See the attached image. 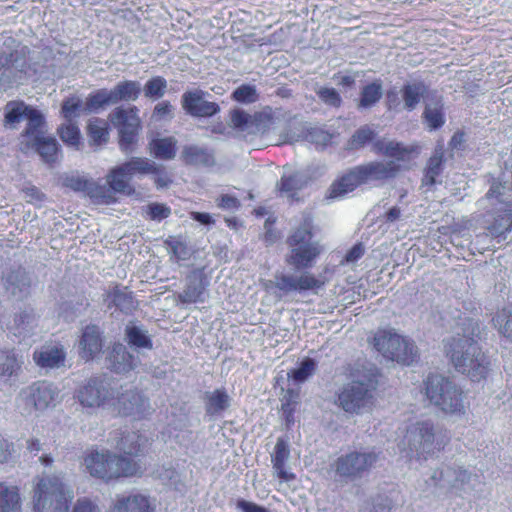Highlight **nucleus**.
Segmentation results:
<instances>
[{"label": "nucleus", "instance_id": "9", "mask_svg": "<svg viewBox=\"0 0 512 512\" xmlns=\"http://www.w3.org/2000/svg\"><path fill=\"white\" fill-rule=\"evenodd\" d=\"M59 388L48 381H37L21 389L16 404L22 415L43 412L59 402Z\"/></svg>", "mask_w": 512, "mask_h": 512}, {"label": "nucleus", "instance_id": "17", "mask_svg": "<svg viewBox=\"0 0 512 512\" xmlns=\"http://www.w3.org/2000/svg\"><path fill=\"white\" fill-rule=\"evenodd\" d=\"M114 409L125 416H133L134 418H143L151 413V405L149 399L137 390H125L114 395Z\"/></svg>", "mask_w": 512, "mask_h": 512}, {"label": "nucleus", "instance_id": "64", "mask_svg": "<svg viewBox=\"0 0 512 512\" xmlns=\"http://www.w3.org/2000/svg\"><path fill=\"white\" fill-rule=\"evenodd\" d=\"M171 254L176 261H183L188 259L189 257V251L186 245L180 241H176L173 243V245L171 246Z\"/></svg>", "mask_w": 512, "mask_h": 512}, {"label": "nucleus", "instance_id": "36", "mask_svg": "<svg viewBox=\"0 0 512 512\" xmlns=\"http://www.w3.org/2000/svg\"><path fill=\"white\" fill-rule=\"evenodd\" d=\"M444 162V146L442 143H438L434 149L432 156L427 162L425 174L422 180L423 185H434L436 178L443 171Z\"/></svg>", "mask_w": 512, "mask_h": 512}, {"label": "nucleus", "instance_id": "24", "mask_svg": "<svg viewBox=\"0 0 512 512\" xmlns=\"http://www.w3.org/2000/svg\"><path fill=\"white\" fill-rule=\"evenodd\" d=\"M155 501L142 492L119 496L111 512H154Z\"/></svg>", "mask_w": 512, "mask_h": 512}, {"label": "nucleus", "instance_id": "21", "mask_svg": "<svg viewBox=\"0 0 512 512\" xmlns=\"http://www.w3.org/2000/svg\"><path fill=\"white\" fill-rule=\"evenodd\" d=\"M270 283L272 284V281H270ZM273 284L280 291L288 294L291 292H302L319 288L322 282L308 272H304L299 276L278 273L275 275Z\"/></svg>", "mask_w": 512, "mask_h": 512}, {"label": "nucleus", "instance_id": "43", "mask_svg": "<svg viewBox=\"0 0 512 512\" xmlns=\"http://www.w3.org/2000/svg\"><path fill=\"white\" fill-rule=\"evenodd\" d=\"M176 144L174 137L157 138L150 142V150L156 158L170 160L176 155Z\"/></svg>", "mask_w": 512, "mask_h": 512}, {"label": "nucleus", "instance_id": "11", "mask_svg": "<svg viewBox=\"0 0 512 512\" xmlns=\"http://www.w3.org/2000/svg\"><path fill=\"white\" fill-rule=\"evenodd\" d=\"M141 93V85L137 81L119 82L113 89H99L87 97V108L99 111L105 105L117 104L121 101H136Z\"/></svg>", "mask_w": 512, "mask_h": 512}, {"label": "nucleus", "instance_id": "12", "mask_svg": "<svg viewBox=\"0 0 512 512\" xmlns=\"http://www.w3.org/2000/svg\"><path fill=\"white\" fill-rule=\"evenodd\" d=\"M28 53L26 46H18L9 55H0V90L21 84L27 78L30 70L26 59Z\"/></svg>", "mask_w": 512, "mask_h": 512}, {"label": "nucleus", "instance_id": "18", "mask_svg": "<svg viewBox=\"0 0 512 512\" xmlns=\"http://www.w3.org/2000/svg\"><path fill=\"white\" fill-rule=\"evenodd\" d=\"M63 184L76 192H83L99 203H110L113 199L109 190L85 175L78 173L69 174L65 176Z\"/></svg>", "mask_w": 512, "mask_h": 512}, {"label": "nucleus", "instance_id": "48", "mask_svg": "<svg viewBox=\"0 0 512 512\" xmlns=\"http://www.w3.org/2000/svg\"><path fill=\"white\" fill-rule=\"evenodd\" d=\"M493 323L498 332L512 343V304L498 311Z\"/></svg>", "mask_w": 512, "mask_h": 512}, {"label": "nucleus", "instance_id": "53", "mask_svg": "<svg viewBox=\"0 0 512 512\" xmlns=\"http://www.w3.org/2000/svg\"><path fill=\"white\" fill-rule=\"evenodd\" d=\"M108 297L111 303L124 313H130L134 309L133 297L127 291L115 288L109 293Z\"/></svg>", "mask_w": 512, "mask_h": 512}, {"label": "nucleus", "instance_id": "47", "mask_svg": "<svg viewBox=\"0 0 512 512\" xmlns=\"http://www.w3.org/2000/svg\"><path fill=\"white\" fill-rule=\"evenodd\" d=\"M84 112L91 113L92 111L87 108V100L83 103L77 96L66 99L62 104V115L67 122H73Z\"/></svg>", "mask_w": 512, "mask_h": 512}, {"label": "nucleus", "instance_id": "58", "mask_svg": "<svg viewBox=\"0 0 512 512\" xmlns=\"http://www.w3.org/2000/svg\"><path fill=\"white\" fill-rule=\"evenodd\" d=\"M232 98L240 103H254L258 99L256 87L250 84H243L233 91Z\"/></svg>", "mask_w": 512, "mask_h": 512}, {"label": "nucleus", "instance_id": "5", "mask_svg": "<svg viewBox=\"0 0 512 512\" xmlns=\"http://www.w3.org/2000/svg\"><path fill=\"white\" fill-rule=\"evenodd\" d=\"M91 476L109 481L120 477H132L142 473L140 464L109 450L92 451L84 459Z\"/></svg>", "mask_w": 512, "mask_h": 512}, {"label": "nucleus", "instance_id": "28", "mask_svg": "<svg viewBox=\"0 0 512 512\" xmlns=\"http://www.w3.org/2000/svg\"><path fill=\"white\" fill-rule=\"evenodd\" d=\"M263 114H249L242 109H234L230 114L231 125L234 129L245 134H257L262 131Z\"/></svg>", "mask_w": 512, "mask_h": 512}, {"label": "nucleus", "instance_id": "40", "mask_svg": "<svg viewBox=\"0 0 512 512\" xmlns=\"http://www.w3.org/2000/svg\"><path fill=\"white\" fill-rule=\"evenodd\" d=\"M30 143L45 162L52 163L56 160L58 142L54 137L43 135Z\"/></svg>", "mask_w": 512, "mask_h": 512}, {"label": "nucleus", "instance_id": "51", "mask_svg": "<svg viewBox=\"0 0 512 512\" xmlns=\"http://www.w3.org/2000/svg\"><path fill=\"white\" fill-rule=\"evenodd\" d=\"M423 116L429 130L439 129L445 123L442 105L439 103L427 104Z\"/></svg>", "mask_w": 512, "mask_h": 512}, {"label": "nucleus", "instance_id": "1", "mask_svg": "<svg viewBox=\"0 0 512 512\" xmlns=\"http://www.w3.org/2000/svg\"><path fill=\"white\" fill-rule=\"evenodd\" d=\"M480 324L469 317H460L454 334L444 340V349L455 370L473 382L486 378L490 361L479 346Z\"/></svg>", "mask_w": 512, "mask_h": 512}, {"label": "nucleus", "instance_id": "62", "mask_svg": "<svg viewBox=\"0 0 512 512\" xmlns=\"http://www.w3.org/2000/svg\"><path fill=\"white\" fill-rule=\"evenodd\" d=\"M72 512H99V508L90 499L83 497L76 501Z\"/></svg>", "mask_w": 512, "mask_h": 512}, {"label": "nucleus", "instance_id": "27", "mask_svg": "<svg viewBox=\"0 0 512 512\" xmlns=\"http://www.w3.org/2000/svg\"><path fill=\"white\" fill-rule=\"evenodd\" d=\"M401 167V164H397L395 161H375L358 166L364 183L392 178Z\"/></svg>", "mask_w": 512, "mask_h": 512}, {"label": "nucleus", "instance_id": "54", "mask_svg": "<svg viewBox=\"0 0 512 512\" xmlns=\"http://www.w3.org/2000/svg\"><path fill=\"white\" fill-rule=\"evenodd\" d=\"M5 286L13 296L21 298L27 293L28 283L20 275V272H12L5 279Z\"/></svg>", "mask_w": 512, "mask_h": 512}, {"label": "nucleus", "instance_id": "35", "mask_svg": "<svg viewBox=\"0 0 512 512\" xmlns=\"http://www.w3.org/2000/svg\"><path fill=\"white\" fill-rule=\"evenodd\" d=\"M130 177L143 175H159L161 167L154 161L144 157H132L127 162L121 164Z\"/></svg>", "mask_w": 512, "mask_h": 512}, {"label": "nucleus", "instance_id": "41", "mask_svg": "<svg viewBox=\"0 0 512 512\" xmlns=\"http://www.w3.org/2000/svg\"><path fill=\"white\" fill-rule=\"evenodd\" d=\"M27 115L25 120L28 121L27 127L25 129L24 136L27 138V141L30 143L33 140L44 135V118L43 115L36 109L30 108L27 111Z\"/></svg>", "mask_w": 512, "mask_h": 512}, {"label": "nucleus", "instance_id": "8", "mask_svg": "<svg viewBox=\"0 0 512 512\" xmlns=\"http://www.w3.org/2000/svg\"><path fill=\"white\" fill-rule=\"evenodd\" d=\"M373 346L383 357L403 365L409 366L418 359L415 343L394 329L378 330L373 338Z\"/></svg>", "mask_w": 512, "mask_h": 512}, {"label": "nucleus", "instance_id": "44", "mask_svg": "<svg viewBox=\"0 0 512 512\" xmlns=\"http://www.w3.org/2000/svg\"><path fill=\"white\" fill-rule=\"evenodd\" d=\"M37 327V318L32 312L24 311L14 318V326L11 327L15 336L27 337L34 333Z\"/></svg>", "mask_w": 512, "mask_h": 512}, {"label": "nucleus", "instance_id": "30", "mask_svg": "<svg viewBox=\"0 0 512 512\" xmlns=\"http://www.w3.org/2000/svg\"><path fill=\"white\" fill-rule=\"evenodd\" d=\"M300 134H291L286 133L284 135V142L293 143L299 141L300 139H304L309 143H313L320 146H325L331 141V135L324 131L319 127H312L307 124H299V127H296Z\"/></svg>", "mask_w": 512, "mask_h": 512}, {"label": "nucleus", "instance_id": "16", "mask_svg": "<svg viewBox=\"0 0 512 512\" xmlns=\"http://www.w3.org/2000/svg\"><path fill=\"white\" fill-rule=\"evenodd\" d=\"M377 459L375 452H351L336 460L335 471L341 477L355 478L370 469Z\"/></svg>", "mask_w": 512, "mask_h": 512}, {"label": "nucleus", "instance_id": "57", "mask_svg": "<svg viewBox=\"0 0 512 512\" xmlns=\"http://www.w3.org/2000/svg\"><path fill=\"white\" fill-rule=\"evenodd\" d=\"M167 88V81L161 77L156 76L151 78L144 86V94L148 98H161Z\"/></svg>", "mask_w": 512, "mask_h": 512}, {"label": "nucleus", "instance_id": "14", "mask_svg": "<svg viewBox=\"0 0 512 512\" xmlns=\"http://www.w3.org/2000/svg\"><path fill=\"white\" fill-rule=\"evenodd\" d=\"M138 112L139 110L135 106L128 108L118 107L109 115L110 122L118 129L120 136L119 145L125 153L130 152L132 145L137 141L140 128Z\"/></svg>", "mask_w": 512, "mask_h": 512}, {"label": "nucleus", "instance_id": "31", "mask_svg": "<svg viewBox=\"0 0 512 512\" xmlns=\"http://www.w3.org/2000/svg\"><path fill=\"white\" fill-rule=\"evenodd\" d=\"M289 456L290 450L287 442L283 438H278L274 452L271 455V461L275 475L284 482H290L295 479V474L285 467Z\"/></svg>", "mask_w": 512, "mask_h": 512}, {"label": "nucleus", "instance_id": "13", "mask_svg": "<svg viewBox=\"0 0 512 512\" xmlns=\"http://www.w3.org/2000/svg\"><path fill=\"white\" fill-rule=\"evenodd\" d=\"M75 397L83 408H111L114 405V388L100 377H92L80 386Z\"/></svg>", "mask_w": 512, "mask_h": 512}, {"label": "nucleus", "instance_id": "37", "mask_svg": "<svg viewBox=\"0 0 512 512\" xmlns=\"http://www.w3.org/2000/svg\"><path fill=\"white\" fill-rule=\"evenodd\" d=\"M132 178L125 171L122 165H118L110 170L106 177V181L109 187L117 193L130 195L134 192L133 187L130 184Z\"/></svg>", "mask_w": 512, "mask_h": 512}, {"label": "nucleus", "instance_id": "46", "mask_svg": "<svg viewBox=\"0 0 512 512\" xmlns=\"http://www.w3.org/2000/svg\"><path fill=\"white\" fill-rule=\"evenodd\" d=\"M382 95L381 82H372L362 88L358 107L362 109L370 108L381 99Z\"/></svg>", "mask_w": 512, "mask_h": 512}, {"label": "nucleus", "instance_id": "10", "mask_svg": "<svg viewBox=\"0 0 512 512\" xmlns=\"http://www.w3.org/2000/svg\"><path fill=\"white\" fill-rule=\"evenodd\" d=\"M508 190L507 182L494 180L478 202L481 208L494 215L495 229L500 233L512 229V200L507 195Z\"/></svg>", "mask_w": 512, "mask_h": 512}, {"label": "nucleus", "instance_id": "3", "mask_svg": "<svg viewBox=\"0 0 512 512\" xmlns=\"http://www.w3.org/2000/svg\"><path fill=\"white\" fill-rule=\"evenodd\" d=\"M312 223L310 215H303L301 224L287 238L290 250L286 262L297 270L313 267L323 251L320 242L313 237Z\"/></svg>", "mask_w": 512, "mask_h": 512}, {"label": "nucleus", "instance_id": "23", "mask_svg": "<svg viewBox=\"0 0 512 512\" xmlns=\"http://www.w3.org/2000/svg\"><path fill=\"white\" fill-rule=\"evenodd\" d=\"M66 351L61 344H45L33 352V361L41 369L65 366Z\"/></svg>", "mask_w": 512, "mask_h": 512}, {"label": "nucleus", "instance_id": "32", "mask_svg": "<svg viewBox=\"0 0 512 512\" xmlns=\"http://www.w3.org/2000/svg\"><path fill=\"white\" fill-rule=\"evenodd\" d=\"M23 361L13 349L0 350V379L5 382L15 381L21 370Z\"/></svg>", "mask_w": 512, "mask_h": 512}, {"label": "nucleus", "instance_id": "61", "mask_svg": "<svg viewBox=\"0 0 512 512\" xmlns=\"http://www.w3.org/2000/svg\"><path fill=\"white\" fill-rule=\"evenodd\" d=\"M147 214L151 220L159 222L171 215V209L165 204L151 203L147 207Z\"/></svg>", "mask_w": 512, "mask_h": 512}, {"label": "nucleus", "instance_id": "26", "mask_svg": "<svg viewBox=\"0 0 512 512\" xmlns=\"http://www.w3.org/2000/svg\"><path fill=\"white\" fill-rule=\"evenodd\" d=\"M108 368L115 373L125 374L134 370L139 360L133 354L127 351V348L121 344H114L107 358Z\"/></svg>", "mask_w": 512, "mask_h": 512}, {"label": "nucleus", "instance_id": "52", "mask_svg": "<svg viewBox=\"0 0 512 512\" xmlns=\"http://www.w3.org/2000/svg\"><path fill=\"white\" fill-rule=\"evenodd\" d=\"M61 140L68 146L79 149L81 145V135L78 126L73 122H67L58 129Z\"/></svg>", "mask_w": 512, "mask_h": 512}, {"label": "nucleus", "instance_id": "15", "mask_svg": "<svg viewBox=\"0 0 512 512\" xmlns=\"http://www.w3.org/2000/svg\"><path fill=\"white\" fill-rule=\"evenodd\" d=\"M431 480L435 486L467 492L474 488L478 477L460 466L447 464L435 471Z\"/></svg>", "mask_w": 512, "mask_h": 512}, {"label": "nucleus", "instance_id": "60", "mask_svg": "<svg viewBox=\"0 0 512 512\" xmlns=\"http://www.w3.org/2000/svg\"><path fill=\"white\" fill-rule=\"evenodd\" d=\"M374 131L367 125L359 128L352 136L349 145L353 149L360 148L372 140Z\"/></svg>", "mask_w": 512, "mask_h": 512}, {"label": "nucleus", "instance_id": "63", "mask_svg": "<svg viewBox=\"0 0 512 512\" xmlns=\"http://www.w3.org/2000/svg\"><path fill=\"white\" fill-rule=\"evenodd\" d=\"M364 255V247L362 244L354 245L345 255L343 264H355Z\"/></svg>", "mask_w": 512, "mask_h": 512}, {"label": "nucleus", "instance_id": "50", "mask_svg": "<svg viewBox=\"0 0 512 512\" xmlns=\"http://www.w3.org/2000/svg\"><path fill=\"white\" fill-rule=\"evenodd\" d=\"M128 343L136 348H152V341L147 335V331L141 327L129 325L125 330Z\"/></svg>", "mask_w": 512, "mask_h": 512}, {"label": "nucleus", "instance_id": "20", "mask_svg": "<svg viewBox=\"0 0 512 512\" xmlns=\"http://www.w3.org/2000/svg\"><path fill=\"white\" fill-rule=\"evenodd\" d=\"M208 281L203 269H194L186 277L183 291L178 298L183 304L204 303L207 298Z\"/></svg>", "mask_w": 512, "mask_h": 512}, {"label": "nucleus", "instance_id": "19", "mask_svg": "<svg viewBox=\"0 0 512 512\" xmlns=\"http://www.w3.org/2000/svg\"><path fill=\"white\" fill-rule=\"evenodd\" d=\"M209 94L200 90L186 91L182 95V107L193 117H211L220 111L216 102L208 100Z\"/></svg>", "mask_w": 512, "mask_h": 512}, {"label": "nucleus", "instance_id": "25", "mask_svg": "<svg viewBox=\"0 0 512 512\" xmlns=\"http://www.w3.org/2000/svg\"><path fill=\"white\" fill-rule=\"evenodd\" d=\"M102 332L96 325L86 326L79 340V355L85 361L95 359L102 351Z\"/></svg>", "mask_w": 512, "mask_h": 512}, {"label": "nucleus", "instance_id": "45", "mask_svg": "<svg viewBox=\"0 0 512 512\" xmlns=\"http://www.w3.org/2000/svg\"><path fill=\"white\" fill-rule=\"evenodd\" d=\"M182 158L185 163L192 165H210L213 162L212 155L205 148L195 145L186 146Z\"/></svg>", "mask_w": 512, "mask_h": 512}, {"label": "nucleus", "instance_id": "39", "mask_svg": "<svg viewBox=\"0 0 512 512\" xmlns=\"http://www.w3.org/2000/svg\"><path fill=\"white\" fill-rule=\"evenodd\" d=\"M428 92L427 86L422 82L407 84L402 89L404 107L412 111Z\"/></svg>", "mask_w": 512, "mask_h": 512}, {"label": "nucleus", "instance_id": "34", "mask_svg": "<svg viewBox=\"0 0 512 512\" xmlns=\"http://www.w3.org/2000/svg\"><path fill=\"white\" fill-rule=\"evenodd\" d=\"M364 183L362 175L358 167L342 176L338 181L333 183L330 188V198L343 197L352 192L358 185Z\"/></svg>", "mask_w": 512, "mask_h": 512}, {"label": "nucleus", "instance_id": "33", "mask_svg": "<svg viewBox=\"0 0 512 512\" xmlns=\"http://www.w3.org/2000/svg\"><path fill=\"white\" fill-rule=\"evenodd\" d=\"M147 443L148 438L136 432L122 434L115 443L111 441V445L127 455H137L144 449Z\"/></svg>", "mask_w": 512, "mask_h": 512}, {"label": "nucleus", "instance_id": "42", "mask_svg": "<svg viewBox=\"0 0 512 512\" xmlns=\"http://www.w3.org/2000/svg\"><path fill=\"white\" fill-rule=\"evenodd\" d=\"M205 399L206 412L210 415L219 414L230 406V397L222 389L207 392Z\"/></svg>", "mask_w": 512, "mask_h": 512}, {"label": "nucleus", "instance_id": "7", "mask_svg": "<svg viewBox=\"0 0 512 512\" xmlns=\"http://www.w3.org/2000/svg\"><path fill=\"white\" fill-rule=\"evenodd\" d=\"M377 385L376 375L371 371L354 375L338 393L337 403L347 413H363L373 405V393Z\"/></svg>", "mask_w": 512, "mask_h": 512}, {"label": "nucleus", "instance_id": "4", "mask_svg": "<svg viewBox=\"0 0 512 512\" xmlns=\"http://www.w3.org/2000/svg\"><path fill=\"white\" fill-rule=\"evenodd\" d=\"M74 490L60 474L38 478L33 495L34 512H68Z\"/></svg>", "mask_w": 512, "mask_h": 512}, {"label": "nucleus", "instance_id": "59", "mask_svg": "<svg viewBox=\"0 0 512 512\" xmlns=\"http://www.w3.org/2000/svg\"><path fill=\"white\" fill-rule=\"evenodd\" d=\"M316 94L319 99L326 105L332 107H339L342 99L338 91L331 87H319L316 90Z\"/></svg>", "mask_w": 512, "mask_h": 512}, {"label": "nucleus", "instance_id": "55", "mask_svg": "<svg viewBox=\"0 0 512 512\" xmlns=\"http://www.w3.org/2000/svg\"><path fill=\"white\" fill-rule=\"evenodd\" d=\"M31 107L25 105L23 102H10L5 108V121L8 124H14L25 119L27 111Z\"/></svg>", "mask_w": 512, "mask_h": 512}, {"label": "nucleus", "instance_id": "38", "mask_svg": "<svg viewBox=\"0 0 512 512\" xmlns=\"http://www.w3.org/2000/svg\"><path fill=\"white\" fill-rule=\"evenodd\" d=\"M20 510L18 488L0 483V512H20Z\"/></svg>", "mask_w": 512, "mask_h": 512}, {"label": "nucleus", "instance_id": "56", "mask_svg": "<svg viewBox=\"0 0 512 512\" xmlns=\"http://www.w3.org/2000/svg\"><path fill=\"white\" fill-rule=\"evenodd\" d=\"M316 369V362L311 358H305L300 365L288 373L294 381L301 383L313 375Z\"/></svg>", "mask_w": 512, "mask_h": 512}, {"label": "nucleus", "instance_id": "6", "mask_svg": "<svg viewBox=\"0 0 512 512\" xmlns=\"http://www.w3.org/2000/svg\"><path fill=\"white\" fill-rule=\"evenodd\" d=\"M445 437L437 434L431 421H417L411 424L403 440L399 443L401 451L406 452L407 457L427 459L435 451H439L446 444Z\"/></svg>", "mask_w": 512, "mask_h": 512}, {"label": "nucleus", "instance_id": "2", "mask_svg": "<svg viewBox=\"0 0 512 512\" xmlns=\"http://www.w3.org/2000/svg\"><path fill=\"white\" fill-rule=\"evenodd\" d=\"M424 392L427 399L446 416L460 420L467 416L469 403L463 391L448 378L431 374L424 381Z\"/></svg>", "mask_w": 512, "mask_h": 512}, {"label": "nucleus", "instance_id": "29", "mask_svg": "<svg viewBox=\"0 0 512 512\" xmlns=\"http://www.w3.org/2000/svg\"><path fill=\"white\" fill-rule=\"evenodd\" d=\"M307 182L308 178L304 172L285 169L277 187L282 196L293 199L298 191L306 186Z\"/></svg>", "mask_w": 512, "mask_h": 512}, {"label": "nucleus", "instance_id": "49", "mask_svg": "<svg viewBox=\"0 0 512 512\" xmlns=\"http://www.w3.org/2000/svg\"><path fill=\"white\" fill-rule=\"evenodd\" d=\"M90 141L95 145H102L109 139L108 123L100 118H93L88 124Z\"/></svg>", "mask_w": 512, "mask_h": 512}, {"label": "nucleus", "instance_id": "22", "mask_svg": "<svg viewBox=\"0 0 512 512\" xmlns=\"http://www.w3.org/2000/svg\"><path fill=\"white\" fill-rule=\"evenodd\" d=\"M376 153L393 159L397 164L407 163L419 154V147L416 145H404L393 140L380 139L373 143Z\"/></svg>", "mask_w": 512, "mask_h": 512}]
</instances>
